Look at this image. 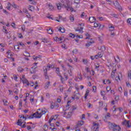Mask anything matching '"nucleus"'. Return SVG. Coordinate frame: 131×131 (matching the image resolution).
Wrapping results in <instances>:
<instances>
[{"instance_id":"f257e3e1","label":"nucleus","mask_w":131,"mask_h":131,"mask_svg":"<svg viewBox=\"0 0 131 131\" xmlns=\"http://www.w3.org/2000/svg\"><path fill=\"white\" fill-rule=\"evenodd\" d=\"M111 124V127H110V129L113 131H120L121 128L119 125H117L116 124L114 123H110Z\"/></svg>"},{"instance_id":"f03ea898","label":"nucleus","mask_w":131,"mask_h":131,"mask_svg":"<svg viewBox=\"0 0 131 131\" xmlns=\"http://www.w3.org/2000/svg\"><path fill=\"white\" fill-rule=\"evenodd\" d=\"M63 7H64V8H66L67 9V11H69V9H70V11L73 12V8L71 7L69 2H67L66 5L63 4Z\"/></svg>"},{"instance_id":"7ed1b4c3","label":"nucleus","mask_w":131,"mask_h":131,"mask_svg":"<svg viewBox=\"0 0 131 131\" xmlns=\"http://www.w3.org/2000/svg\"><path fill=\"white\" fill-rule=\"evenodd\" d=\"M40 118L41 117V116L38 115L36 114V113H34L33 114L31 115L30 116L28 117L29 119H32V118Z\"/></svg>"},{"instance_id":"20e7f679","label":"nucleus","mask_w":131,"mask_h":131,"mask_svg":"<svg viewBox=\"0 0 131 131\" xmlns=\"http://www.w3.org/2000/svg\"><path fill=\"white\" fill-rule=\"evenodd\" d=\"M122 125H124L125 126H127V127H130V125L129 124V121H127L125 120L124 121L122 122Z\"/></svg>"},{"instance_id":"39448f33","label":"nucleus","mask_w":131,"mask_h":131,"mask_svg":"<svg viewBox=\"0 0 131 131\" xmlns=\"http://www.w3.org/2000/svg\"><path fill=\"white\" fill-rule=\"evenodd\" d=\"M84 123V122L83 121H78L77 124L75 127V128L76 129H77L78 127L81 126V125H83Z\"/></svg>"},{"instance_id":"423d86ee","label":"nucleus","mask_w":131,"mask_h":131,"mask_svg":"<svg viewBox=\"0 0 131 131\" xmlns=\"http://www.w3.org/2000/svg\"><path fill=\"white\" fill-rule=\"evenodd\" d=\"M114 5L117 9H118L119 11H122V8L119 6V3H118V2L116 1L115 3H114Z\"/></svg>"},{"instance_id":"0eeeda50","label":"nucleus","mask_w":131,"mask_h":131,"mask_svg":"<svg viewBox=\"0 0 131 131\" xmlns=\"http://www.w3.org/2000/svg\"><path fill=\"white\" fill-rule=\"evenodd\" d=\"M53 120H56V119H54V118H53V117H51L49 121V123L50 124V126H55L54 123H51V122H52V121H53Z\"/></svg>"},{"instance_id":"6e6552de","label":"nucleus","mask_w":131,"mask_h":131,"mask_svg":"<svg viewBox=\"0 0 131 131\" xmlns=\"http://www.w3.org/2000/svg\"><path fill=\"white\" fill-rule=\"evenodd\" d=\"M89 21L90 23H94V22H96V18H95L94 16L90 17Z\"/></svg>"},{"instance_id":"1a4fd4ad","label":"nucleus","mask_w":131,"mask_h":131,"mask_svg":"<svg viewBox=\"0 0 131 131\" xmlns=\"http://www.w3.org/2000/svg\"><path fill=\"white\" fill-rule=\"evenodd\" d=\"M93 127H94V128H96L95 131H99V124L94 123Z\"/></svg>"},{"instance_id":"9d476101","label":"nucleus","mask_w":131,"mask_h":131,"mask_svg":"<svg viewBox=\"0 0 131 131\" xmlns=\"http://www.w3.org/2000/svg\"><path fill=\"white\" fill-rule=\"evenodd\" d=\"M98 49L100 51H102V52H105V51H106V48H105V46H99Z\"/></svg>"},{"instance_id":"9b49d317","label":"nucleus","mask_w":131,"mask_h":131,"mask_svg":"<svg viewBox=\"0 0 131 131\" xmlns=\"http://www.w3.org/2000/svg\"><path fill=\"white\" fill-rule=\"evenodd\" d=\"M74 97H75V99H76V100H79V98H80V94L79 93H76L74 95Z\"/></svg>"},{"instance_id":"f8f14e48","label":"nucleus","mask_w":131,"mask_h":131,"mask_svg":"<svg viewBox=\"0 0 131 131\" xmlns=\"http://www.w3.org/2000/svg\"><path fill=\"white\" fill-rule=\"evenodd\" d=\"M90 94V90H87L86 91V93L84 95V99L85 100H87L88 99V96H89V94Z\"/></svg>"},{"instance_id":"ddd939ff","label":"nucleus","mask_w":131,"mask_h":131,"mask_svg":"<svg viewBox=\"0 0 131 131\" xmlns=\"http://www.w3.org/2000/svg\"><path fill=\"white\" fill-rule=\"evenodd\" d=\"M91 40L90 41L88 42L87 43H86L85 46L86 47H90V46H91L92 45V43H94V40H93V39L91 38Z\"/></svg>"},{"instance_id":"4468645a","label":"nucleus","mask_w":131,"mask_h":131,"mask_svg":"<svg viewBox=\"0 0 131 131\" xmlns=\"http://www.w3.org/2000/svg\"><path fill=\"white\" fill-rule=\"evenodd\" d=\"M30 72L31 74H33L36 72V69L31 68V69L30 70Z\"/></svg>"},{"instance_id":"2eb2a0df","label":"nucleus","mask_w":131,"mask_h":131,"mask_svg":"<svg viewBox=\"0 0 131 131\" xmlns=\"http://www.w3.org/2000/svg\"><path fill=\"white\" fill-rule=\"evenodd\" d=\"M58 31L61 32V33H64L65 32V28L60 27L58 29Z\"/></svg>"},{"instance_id":"dca6fc26","label":"nucleus","mask_w":131,"mask_h":131,"mask_svg":"<svg viewBox=\"0 0 131 131\" xmlns=\"http://www.w3.org/2000/svg\"><path fill=\"white\" fill-rule=\"evenodd\" d=\"M56 6L57 7L58 10H61V9H62V4L57 3L56 4Z\"/></svg>"},{"instance_id":"f3484780","label":"nucleus","mask_w":131,"mask_h":131,"mask_svg":"<svg viewBox=\"0 0 131 131\" xmlns=\"http://www.w3.org/2000/svg\"><path fill=\"white\" fill-rule=\"evenodd\" d=\"M23 82V83H26V84H27V85H29V82H28V80L25 78H24Z\"/></svg>"},{"instance_id":"a211bd4d","label":"nucleus","mask_w":131,"mask_h":131,"mask_svg":"<svg viewBox=\"0 0 131 131\" xmlns=\"http://www.w3.org/2000/svg\"><path fill=\"white\" fill-rule=\"evenodd\" d=\"M19 117H20V118H23V119H25V120H26V119H28V115L26 117L23 115H19Z\"/></svg>"},{"instance_id":"6ab92c4d","label":"nucleus","mask_w":131,"mask_h":131,"mask_svg":"<svg viewBox=\"0 0 131 131\" xmlns=\"http://www.w3.org/2000/svg\"><path fill=\"white\" fill-rule=\"evenodd\" d=\"M71 116H72V112H69L68 115L66 117V118H71Z\"/></svg>"},{"instance_id":"aec40b11","label":"nucleus","mask_w":131,"mask_h":131,"mask_svg":"<svg viewBox=\"0 0 131 131\" xmlns=\"http://www.w3.org/2000/svg\"><path fill=\"white\" fill-rule=\"evenodd\" d=\"M47 6H48V7L49 8V9L50 10H51V11L52 10H54V7H53V5H52V4H47Z\"/></svg>"},{"instance_id":"412c9836","label":"nucleus","mask_w":131,"mask_h":131,"mask_svg":"<svg viewBox=\"0 0 131 131\" xmlns=\"http://www.w3.org/2000/svg\"><path fill=\"white\" fill-rule=\"evenodd\" d=\"M50 83H51V82L50 81H48V82L46 83V85H45V89L46 90L49 89V86H50Z\"/></svg>"},{"instance_id":"4be33fe9","label":"nucleus","mask_w":131,"mask_h":131,"mask_svg":"<svg viewBox=\"0 0 131 131\" xmlns=\"http://www.w3.org/2000/svg\"><path fill=\"white\" fill-rule=\"evenodd\" d=\"M42 42H44L45 43H48V42H49V40H48V39L44 38L42 40Z\"/></svg>"},{"instance_id":"5701e85b","label":"nucleus","mask_w":131,"mask_h":131,"mask_svg":"<svg viewBox=\"0 0 131 131\" xmlns=\"http://www.w3.org/2000/svg\"><path fill=\"white\" fill-rule=\"evenodd\" d=\"M56 71L57 74H58V75H61V74L60 73V69H59V68H56Z\"/></svg>"},{"instance_id":"b1692460","label":"nucleus","mask_w":131,"mask_h":131,"mask_svg":"<svg viewBox=\"0 0 131 131\" xmlns=\"http://www.w3.org/2000/svg\"><path fill=\"white\" fill-rule=\"evenodd\" d=\"M17 45H18V46H21L23 48H24V47H25V45H24V43H23V42H17Z\"/></svg>"},{"instance_id":"393cba45","label":"nucleus","mask_w":131,"mask_h":131,"mask_svg":"<svg viewBox=\"0 0 131 131\" xmlns=\"http://www.w3.org/2000/svg\"><path fill=\"white\" fill-rule=\"evenodd\" d=\"M22 120H18L17 121V125H22Z\"/></svg>"},{"instance_id":"a878e982","label":"nucleus","mask_w":131,"mask_h":131,"mask_svg":"<svg viewBox=\"0 0 131 131\" xmlns=\"http://www.w3.org/2000/svg\"><path fill=\"white\" fill-rule=\"evenodd\" d=\"M47 110H46L45 111H41V116H42V115L46 114V113H47Z\"/></svg>"},{"instance_id":"bb28decb","label":"nucleus","mask_w":131,"mask_h":131,"mask_svg":"<svg viewBox=\"0 0 131 131\" xmlns=\"http://www.w3.org/2000/svg\"><path fill=\"white\" fill-rule=\"evenodd\" d=\"M109 29L110 31H113V30H114L115 28L114 26H111L109 27Z\"/></svg>"},{"instance_id":"cd10ccee","label":"nucleus","mask_w":131,"mask_h":131,"mask_svg":"<svg viewBox=\"0 0 131 131\" xmlns=\"http://www.w3.org/2000/svg\"><path fill=\"white\" fill-rule=\"evenodd\" d=\"M74 3L79 5V4H80V0H75Z\"/></svg>"},{"instance_id":"c85d7f7f","label":"nucleus","mask_w":131,"mask_h":131,"mask_svg":"<svg viewBox=\"0 0 131 131\" xmlns=\"http://www.w3.org/2000/svg\"><path fill=\"white\" fill-rule=\"evenodd\" d=\"M17 71L19 72H22V71H23V69L21 67H18L17 68Z\"/></svg>"},{"instance_id":"c756f323","label":"nucleus","mask_w":131,"mask_h":131,"mask_svg":"<svg viewBox=\"0 0 131 131\" xmlns=\"http://www.w3.org/2000/svg\"><path fill=\"white\" fill-rule=\"evenodd\" d=\"M47 30L49 34H52L53 33V30L52 29H50L49 30Z\"/></svg>"},{"instance_id":"7c9ffc66","label":"nucleus","mask_w":131,"mask_h":131,"mask_svg":"<svg viewBox=\"0 0 131 131\" xmlns=\"http://www.w3.org/2000/svg\"><path fill=\"white\" fill-rule=\"evenodd\" d=\"M70 37H72V38H74L75 37V35L71 33H70Z\"/></svg>"},{"instance_id":"2f4dec72","label":"nucleus","mask_w":131,"mask_h":131,"mask_svg":"<svg viewBox=\"0 0 131 131\" xmlns=\"http://www.w3.org/2000/svg\"><path fill=\"white\" fill-rule=\"evenodd\" d=\"M97 55L98 56V57H99V58H102V57H103V55H102V52H98Z\"/></svg>"},{"instance_id":"473e14b6","label":"nucleus","mask_w":131,"mask_h":131,"mask_svg":"<svg viewBox=\"0 0 131 131\" xmlns=\"http://www.w3.org/2000/svg\"><path fill=\"white\" fill-rule=\"evenodd\" d=\"M59 77H60V80L62 83H63V80H64V78L61 75H58Z\"/></svg>"},{"instance_id":"72a5a7b5","label":"nucleus","mask_w":131,"mask_h":131,"mask_svg":"<svg viewBox=\"0 0 131 131\" xmlns=\"http://www.w3.org/2000/svg\"><path fill=\"white\" fill-rule=\"evenodd\" d=\"M14 49H17V50H20V47H19V45H17L14 46Z\"/></svg>"},{"instance_id":"f704fd0d","label":"nucleus","mask_w":131,"mask_h":131,"mask_svg":"<svg viewBox=\"0 0 131 131\" xmlns=\"http://www.w3.org/2000/svg\"><path fill=\"white\" fill-rule=\"evenodd\" d=\"M112 16H113V17L114 18H118V15H117V14H113L112 15Z\"/></svg>"},{"instance_id":"c9c22d12","label":"nucleus","mask_w":131,"mask_h":131,"mask_svg":"<svg viewBox=\"0 0 131 131\" xmlns=\"http://www.w3.org/2000/svg\"><path fill=\"white\" fill-rule=\"evenodd\" d=\"M12 57H13V55L12 54H8L7 55V58H9V59H11Z\"/></svg>"},{"instance_id":"e433bc0d","label":"nucleus","mask_w":131,"mask_h":131,"mask_svg":"<svg viewBox=\"0 0 131 131\" xmlns=\"http://www.w3.org/2000/svg\"><path fill=\"white\" fill-rule=\"evenodd\" d=\"M107 118H110V113H108L106 116H105V118H106V119H107Z\"/></svg>"},{"instance_id":"4c0bfd02","label":"nucleus","mask_w":131,"mask_h":131,"mask_svg":"<svg viewBox=\"0 0 131 131\" xmlns=\"http://www.w3.org/2000/svg\"><path fill=\"white\" fill-rule=\"evenodd\" d=\"M78 78L80 79V80H82V77H81V75L80 74L78 75Z\"/></svg>"},{"instance_id":"58836bf2","label":"nucleus","mask_w":131,"mask_h":131,"mask_svg":"<svg viewBox=\"0 0 131 131\" xmlns=\"http://www.w3.org/2000/svg\"><path fill=\"white\" fill-rule=\"evenodd\" d=\"M126 86H128V88H129L130 86V83H129V81H126Z\"/></svg>"},{"instance_id":"ea45409f","label":"nucleus","mask_w":131,"mask_h":131,"mask_svg":"<svg viewBox=\"0 0 131 131\" xmlns=\"http://www.w3.org/2000/svg\"><path fill=\"white\" fill-rule=\"evenodd\" d=\"M64 76L66 79L67 80V79H68V76L67 75V74L66 73H64Z\"/></svg>"},{"instance_id":"a19ab883","label":"nucleus","mask_w":131,"mask_h":131,"mask_svg":"<svg viewBox=\"0 0 131 131\" xmlns=\"http://www.w3.org/2000/svg\"><path fill=\"white\" fill-rule=\"evenodd\" d=\"M131 18H128L127 20V23H128V24H130V25H131Z\"/></svg>"},{"instance_id":"79ce46f5","label":"nucleus","mask_w":131,"mask_h":131,"mask_svg":"<svg viewBox=\"0 0 131 131\" xmlns=\"http://www.w3.org/2000/svg\"><path fill=\"white\" fill-rule=\"evenodd\" d=\"M99 107H102L103 106V101L99 102Z\"/></svg>"},{"instance_id":"37998d69","label":"nucleus","mask_w":131,"mask_h":131,"mask_svg":"<svg viewBox=\"0 0 131 131\" xmlns=\"http://www.w3.org/2000/svg\"><path fill=\"white\" fill-rule=\"evenodd\" d=\"M93 92H96V91H97V87H96V86H93Z\"/></svg>"},{"instance_id":"c03bdc74","label":"nucleus","mask_w":131,"mask_h":131,"mask_svg":"<svg viewBox=\"0 0 131 131\" xmlns=\"http://www.w3.org/2000/svg\"><path fill=\"white\" fill-rule=\"evenodd\" d=\"M61 67L62 69H63L64 71H66V70H67V69L64 67V64H61Z\"/></svg>"},{"instance_id":"a18cd8bd","label":"nucleus","mask_w":131,"mask_h":131,"mask_svg":"<svg viewBox=\"0 0 131 131\" xmlns=\"http://www.w3.org/2000/svg\"><path fill=\"white\" fill-rule=\"evenodd\" d=\"M94 25V27H99V25H100V24L95 23Z\"/></svg>"},{"instance_id":"49530a36","label":"nucleus","mask_w":131,"mask_h":131,"mask_svg":"<svg viewBox=\"0 0 131 131\" xmlns=\"http://www.w3.org/2000/svg\"><path fill=\"white\" fill-rule=\"evenodd\" d=\"M111 90V88L110 86H107L106 87V91H107V92L110 91Z\"/></svg>"},{"instance_id":"de8ad7c7","label":"nucleus","mask_w":131,"mask_h":131,"mask_svg":"<svg viewBox=\"0 0 131 131\" xmlns=\"http://www.w3.org/2000/svg\"><path fill=\"white\" fill-rule=\"evenodd\" d=\"M70 19L72 21V22H73L74 21V17H73V16H70Z\"/></svg>"},{"instance_id":"09e8293b","label":"nucleus","mask_w":131,"mask_h":131,"mask_svg":"<svg viewBox=\"0 0 131 131\" xmlns=\"http://www.w3.org/2000/svg\"><path fill=\"white\" fill-rule=\"evenodd\" d=\"M44 74H48V69H45L43 70Z\"/></svg>"},{"instance_id":"8fccbe9b","label":"nucleus","mask_w":131,"mask_h":131,"mask_svg":"<svg viewBox=\"0 0 131 131\" xmlns=\"http://www.w3.org/2000/svg\"><path fill=\"white\" fill-rule=\"evenodd\" d=\"M46 79H49V76H48V74H44Z\"/></svg>"},{"instance_id":"3c124183","label":"nucleus","mask_w":131,"mask_h":131,"mask_svg":"<svg viewBox=\"0 0 131 131\" xmlns=\"http://www.w3.org/2000/svg\"><path fill=\"white\" fill-rule=\"evenodd\" d=\"M124 96H126V97H127V91H126V90L124 91Z\"/></svg>"},{"instance_id":"603ef678","label":"nucleus","mask_w":131,"mask_h":131,"mask_svg":"<svg viewBox=\"0 0 131 131\" xmlns=\"http://www.w3.org/2000/svg\"><path fill=\"white\" fill-rule=\"evenodd\" d=\"M19 107H22V100H19Z\"/></svg>"},{"instance_id":"864d4df0","label":"nucleus","mask_w":131,"mask_h":131,"mask_svg":"<svg viewBox=\"0 0 131 131\" xmlns=\"http://www.w3.org/2000/svg\"><path fill=\"white\" fill-rule=\"evenodd\" d=\"M119 93H122V88H121V86H120V88H119Z\"/></svg>"},{"instance_id":"5fc2aeb1","label":"nucleus","mask_w":131,"mask_h":131,"mask_svg":"<svg viewBox=\"0 0 131 131\" xmlns=\"http://www.w3.org/2000/svg\"><path fill=\"white\" fill-rule=\"evenodd\" d=\"M26 55H27L26 57H30V54L27 52H26Z\"/></svg>"},{"instance_id":"6e6d98bb","label":"nucleus","mask_w":131,"mask_h":131,"mask_svg":"<svg viewBox=\"0 0 131 131\" xmlns=\"http://www.w3.org/2000/svg\"><path fill=\"white\" fill-rule=\"evenodd\" d=\"M103 27H104V25H100L99 27V29H100V30H101V29H103Z\"/></svg>"},{"instance_id":"4d7b16f0","label":"nucleus","mask_w":131,"mask_h":131,"mask_svg":"<svg viewBox=\"0 0 131 131\" xmlns=\"http://www.w3.org/2000/svg\"><path fill=\"white\" fill-rule=\"evenodd\" d=\"M115 35V33H114V32H112L111 33V36L112 37H113V36H114Z\"/></svg>"},{"instance_id":"13d9d810","label":"nucleus","mask_w":131,"mask_h":131,"mask_svg":"<svg viewBox=\"0 0 131 131\" xmlns=\"http://www.w3.org/2000/svg\"><path fill=\"white\" fill-rule=\"evenodd\" d=\"M63 38H64V37H61L60 38H58V41H61L63 40Z\"/></svg>"},{"instance_id":"bf43d9fd","label":"nucleus","mask_w":131,"mask_h":131,"mask_svg":"<svg viewBox=\"0 0 131 131\" xmlns=\"http://www.w3.org/2000/svg\"><path fill=\"white\" fill-rule=\"evenodd\" d=\"M101 96H105V92L104 91H101Z\"/></svg>"},{"instance_id":"052dcab7","label":"nucleus","mask_w":131,"mask_h":131,"mask_svg":"<svg viewBox=\"0 0 131 131\" xmlns=\"http://www.w3.org/2000/svg\"><path fill=\"white\" fill-rule=\"evenodd\" d=\"M51 109H54V105H53V102H51Z\"/></svg>"},{"instance_id":"680f3d73","label":"nucleus","mask_w":131,"mask_h":131,"mask_svg":"<svg viewBox=\"0 0 131 131\" xmlns=\"http://www.w3.org/2000/svg\"><path fill=\"white\" fill-rule=\"evenodd\" d=\"M77 53V49H75L73 51V54H76Z\"/></svg>"},{"instance_id":"e2e57ef3","label":"nucleus","mask_w":131,"mask_h":131,"mask_svg":"<svg viewBox=\"0 0 131 131\" xmlns=\"http://www.w3.org/2000/svg\"><path fill=\"white\" fill-rule=\"evenodd\" d=\"M31 126H30V125H28L27 126V129L28 130H30V129H31Z\"/></svg>"},{"instance_id":"0e129e2a","label":"nucleus","mask_w":131,"mask_h":131,"mask_svg":"<svg viewBox=\"0 0 131 131\" xmlns=\"http://www.w3.org/2000/svg\"><path fill=\"white\" fill-rule=\"evenodd\" d=\"M76 37H78V38H82L83 37V36H82V35H77V36H76Z\"/></svg>"},{"instance_id":"69168bd1","label":"nucleus","mask_w":131,"mask_h":131,"mask_svg":"<svg viewBox=\"0 0 131 131\" xmlns=\"http://www.w3.org/2000/svg\"><path fill=\"white\" fill-rule=\"evenodd\" d=\"M11 26H12L13 27V28H15V27H16V24H15L14 23H13L12 24H11Z\"/></svg>"},{"instance_id":"338daca9","label":"nucleus","mask_w":131,"mask_h":131,"mask_svg":"<svg viewBox=\"0 0 131 131\" xmlns=\"http://www.w3.org/2000/svg\"><path fill=\"white\" fill-rule=\"evenodd\" d=\"M128 77H129L131 79V72H128Z\"/></svg>"},{"instance_id":"774afa93","label":"nucleus","mask_w":131,"mask_h":131,"mask_svg":"<svg viewBox=\"0 0 131 131\" xmlns=\"http://www.w3.org/2000/svg\"><path fill=\"white\" fill-rule=\"evenodd\" d=\"M83 62L84 64H86V62H88V59H83Z\"/></svg>"}]
</instances>
